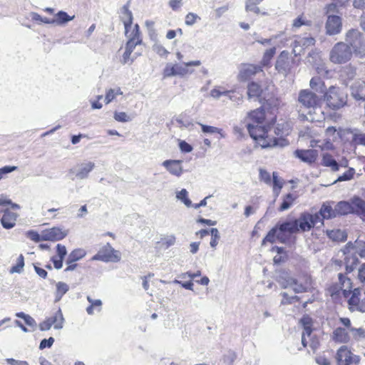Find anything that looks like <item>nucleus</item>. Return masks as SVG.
<instances>
[{"instance_id":"f257e3e1","label":"nucleus","mask_w":365,"mask_h":365,"mask_svg":"<svg viewBox=\"0 0 365 365\" xmlns=\"http://www.w3.org/2000/svg\"><path fill=\"white\" fill-rule=\"evenodd\" d=\"M248 117L252 121L247 124L249 133L262 148H282L289 145V141L286 138H281L278 140L269 138L270 129L266 128L267 126L264 125L265 113L263 108H259L251 111Z\"/></svg>"},{"instance_id":"f03ea898","label":"nucleus","mask_w":365,"mask_h":365,"mask_svg":"<svg viewBox=\"0 0 365 365\" xmlns=\"http://www.w3.org/2000/svg\"><path fill=\"white\" fill-rule=\"evenodd\" d=\"M339 280L341 284V291L344 297H347L348 294H351L348 300L349 309L352 311L365 312V291L361 293L359 289H354L351 293V283L350 279L345 277L343 274H338Z\"/></svg>"},{"instance_id":"7ed1b4c3","label":"nucleus","mask_w":365,"mask_h":365,"mask_svg":"<svg viewBox=\"0 0 365 365\" xmlns=\"http://www.w3.org/2000/svg\"><path fill=\"white\" fill-rule=\"evenodd\" d=\"M279 282L283 288L292 287L295 293L306 292L312 287V279L307 275L302 279H297L284 273L279 277Z\"/></svg>"},{"instance_id":"20e7f679","label":"nucleus","mask_w":365,"mask_h":365,"mask_svg":"<svg viewBox=\"0 0 365 365\" xmlns=\"http://www.w3.org/2000/svg\"><path fill=\"white\" fill-rule=\"evenodd\" d=\"M344 42L356 56H365V38L359 30L354 29L349 30L346 33Z\"/></svg>"},{"instance_id":"39448f33","label":"nucleus","mask_w":365,"mask_h":365,"mask_svg":"<svg viewBox=\"0 0 365 365\" xmlns=\"http://www.w3.org/2000/svg\"><path fill=\"white\" fill-rule=\"evenodd\" d=\"M201 61L199 60L184 62L182 63H167L163 70L164 78L172 76L183 77L188 74H192L194 70L189 69L190 66H199Z\"/></svg>"},{"instance_id":"423d86ee","label":"nucleus","mask_w":365,"mask_h":365,"mask_svg":"<svg viewBox=\"0 0 365 365\" xmlns=\"http://www.w3.org/2000/svg\"><path fill=\"white\" fill-rule=\"evenodd\" d=\"M353 52L347 43L340 41L334 45L329 52V60L334 64H344L349 61Z\"/></svg>"},{"instance_id":"0eeeda50","label":"nucleus","mask_w":365,"mask_h":365,"mask_svg":"<svg viewBox=\"0 0 365 365\" xmlns=\"http://www.w3.org/2000/svg\"><path fill=\"white\" fill-rule=\"evenodd\" d=\"M324 98L327 106L333 110H338L347 103V95L339 88L334 86H331L329 88L325 93Z\"/></svg>"},{"instance_id":"6e6552de","label":"nucleus","mask_w":365,"mask_h":365,"mask_svg":"<svg viewBox=\"0 0 365 365\" xmlns=\"http://www.w3.org/2000/svg\"><path fill=\"white\" fill-rule=\"evenodd\" d=\"M295 220L299 232H309L318 224L322 225V219L319 215L312 214L309 212L301 213L299 217Z\"/></svg>"},{"instance_id":"1a4fd4ad","label":"nucleus","mask_w":365,"mask_h":365,"mask_svg":"<svg viewBox=\"0 0 365 365\" xmlns=\"http://www.w3.org/2000/svg\"><path fill=\"white\" fill-rule=\"evenodd\" d=\"M91 259L103 262H118L121 259V252L115 250L110 243H106L100 248Z\"/></svg>"},{"instance_id":"9d476101","label":"nucleus","mask_w":365,"mask_h":365,"mask_svg":"<svg viewBox=\"0 0 365 365\" xmlns=\"http://www.w3.org/2000/svg\"><path fill=\"white\" fill-rule=\"evenodd\" d=\"M319 98L309 89L301 90L297 98L299 108L308 109L309 113L319 105Z\"/></svg>"},{"instance_id":"9b49d317","label":"nucleus","mask_w":365,"mask_h":365,"mask_svg":"<svg viewBox=\"0 0 365 365\" xmlns=\"http://www.w3.org/2000/svg\"><path fill=\"white\" fill-rule=\"evenodd\" d=\"M277 226L279 230V242L282 243H286L289 240L287 234L292 235L299 232L295 219L279 222Z\"/></svg>"},{"instance_id":"f8f14e48","label":"nucleus","mask_w":365,"mask_h":365,"mask_svg":"<svg viewBox=\"0 0 365 365\" xmlns=\"http://www.w3.org/2000/svg\"><path fill=\"white\" fill-rule=\"evenodd\" d=\"M336 359L338 365H351L359 364L360 357L353 354L346 346H341L337 351Z\"/></svg>"},{"instance_id":"ddd939ff","label":"nucleus","mask_w":365,"mask_h":365,"mask_svg":"<svg viewBox=\"0 0 365 365\" xmlns=\"http://www.w3.org/2000/svg\"><path fill=\"white\" fill-rule=\"evenodd\" d=\"M342 18L339 15H329L325 22V32L329 36H334L342 31Z\"/></svg>"},{"instance_id":"4468645a","label":"nucleus","mask_w":365,"mask_h":365,"mask_svg":"<svg viewBox=\"0 0 365 365\" xmlns=\"http://www.w3.org/2000/svg\"><path fill=\"white\" fill-rule=\"evenodd\" d=\"M292 64L293 59L289 56V53L283 51L277 57L275 68L279 73L287 75L290 71Z\"/></svg>"},{"instance_id":"2eb2a0df","label":"nucleus","mask_w":365,"mask_h":365,"mask_svg":"<svg viewBox=\"0 0 365 365\" xmlns=\"http://www.w3.org/2000/svg\"><path fill=\"white\" fill-rule=\"evenodd\" d=\"M262 66L254 64H242L239 68L237 79L239 81H247L256 73L262 71Z\"/></svg>"},{"instance_id":"dca6fc26","label":"nucleus","mask_w":365,"mask_h":365,"mask_svg":"<svg viewBox=\"0 0 365 365\" xmlns=\"http://www.w3.org/2000/svg\"><path fill=\"white\" fill-rule=\"evenodd\" d=\"M316 41L314 38L311 36L307 37H301L298 36L294 42L293 44V51L295 55H300L301 53L306 48L309 46H312L314 45Z\"/></svg>"},{"instance_id":"f3484780","label":"nucleus","mask_w":365,"mask_h":365,"mask_svg":"<svg viewBox=\"0 0 365 365\" xmlns=\"http://www.w3.org/2000/svg\"><path fill=\"white\" fill-rule=\"evenodd\" d=\"M0 212L4 214L1 218V224L4 229L10 230L13 228L16 223L18 214L9 210L8 208H1Z\"/></svg>"},{"instance_id":"a211bd4d","label":"nucleus","mask_w":365,"mask_h":365,"mask_svg":"<svg viewBox=\"0 0 365 365\" xmlns=\"http://www.w3.org/2000/svg\"><path fill=\"white\" fill-rule=\"evenodd\" d=\"M294 155L296 158L300 159L302 162L309 165L315 163L318 157V151L313 149L300 150L294 151Z\"/></svg>"},{"instance_id":"6ab92c4d","label":"nucleus","mask_w":365,"mask_h":365,"mask_svg":"<svg viewBox=\"0 0 365 365\" xmlns=\"http://www.w3.org/2000/svg\"><path fill=\"white\" fill-rule=\"evenodd\" d=\"M182 160H166L163 162L162 165L173 175L180 177L183 173Z\"/></svg>"},{"instance_id":"aec40b11","label":"nucleus","mask_w":365,"mask_h":365,"mask_svg":"<svg viewBox=\"0 0 365 365\" xmlns=\"http://www.w3.org/2000/svg\"><path fill=\"white\" fill-rule=\"evenodd\" d=\"M66 235L67 232L59 227H53L43 232V239L45 241H58Z\"/></svg>"},{"instance_id":"412c9836","label":"nucleus","mask_w":365,"mask_h":365,"mask_svg":"<svg viewBox=\"0 0 365 365\" xmlns=\"http://www.w3.org/2000/svg\"><path fill=\"white\" fill-rule=\"evenodd\" d=\"M137 45L138 44H136V43L134 42L133 40H128L127 41L125 46V51L123 54L121 59V63L123 64H130L137 58V56L135 54L133 56L131 55Z\"/></svg>"},{"instance_id":"4be33fe9","label":"nucleus","mask_w":365,"mask_h":365,"mask_svg":"<svg viewBox=\"0 0 365 365\" xmlns=\"http://www.w3.org/2000/svg\"><path fill=\"white\" fill-rule=\"evenodd\" d=\"M351 95L357 101H365V81H356L351 86Z\"/></svg>"},{"instance_id":"5701e85b","label":"nucleus","mask_w":365,"mask_h":365,"mask_svg":"<svg viewBox=\"0 0 365 365\" xmlns=\"http://www.w3.org/2000/svg\"><path fill=\"white\" fill-rule=\"evenodd\" d=\"M356 75V68L350 64L343 67L340 71V79L346 86L355 78Z\"/></svg>"},{"instance_id":"b1692460","label":"nucleus","mask_w":365,"mask_h":365,"mask_svg":"<svg viewBox=\"0 0 365 365\" xmlns=\"http://www.w3.org/2000/svg\"><path fill=\"white\" fill-rule=\"evenodd\" d=\"M94 168L95 163L93 162L81 163L74 172L76 177L80 180L86 179Z\"/></svg>"},{"instance_id":"393cba45","label":"nucleus","mask_w":365,"mask_h":365,"mask_svg":"<svg viewBox=\"0 0 365 365\" xmlns=\"http://www.w3.org/2000/svg\"><path fill=\"white\" fill-rule=\"evenodd\" d=\"M263 0H245V11L247 12H253L255 14L263 16H269V14L267 11H262L258 6V5Z\"/></svg>"},{"instance_id":"a878e982","label":"nucleus","mask_w":365,"mask_h":365,"mask_svg":"<svg viewBox=\"0 0 365 365\" xmlns=\"http://www.w3.org/2000/svg\"><path fill=\"white\" fill-rule=\"evenodd\" d=\"M121 20L124 24L125 33L128 34V29H132L133 14L128 5H124L121 9Z\"/></svg>"},{"instance_id":"bb28decb","label":"nucleus","mask_w":365,"mask_h":365,"mask_svg":"<svg viewBox=\"0 0 365 365\" xmlns=\"http://www.w3.org/2000/svg\"><path fill=\"white\" fill-rule=\"evenodd\" d=\"M314 215H319L322 221L324 219H331L336 216L335 208L333 209L329 202L324 203L319 212H316Z\"/></svg>"},{"instance_id":"cd10ccee","label":"nucleus","mask_w":365,"mask_h":365,"mask_svg":"<svg viewBox=\"0 0 365 365\" xmlns=\"http://www.w3.org/2000/svg\"><path fill=\"white\" fill-rule=\"evenodd\" d=\"M266 128L270 129V132L269 133V138L271 139L278 140L281 138H284L283 136L288 134V130H284V124H278L277 126L274 129L270 125H268Z\"/></svg>"},{"instance_id":"c85d7f7f","label":"nucleus","mask_w":365,"mask_h":365,"mask_svg":"<svg viewBox=\"0 0 365 365\" xmlns=\"http://www.w3.org/2000/svg\"><path fill=\"white\" fill-rule=\"evenodd\" d=\"M353 213H356L365 220V201L360 197H354L351 200Z\"/></svg>"},{"instance_id":"c756f323","label":"nucleus","mask_w":365,"mask_h":365,"mask_svg":"<svg viewBox=\"0 0 365 365\" xmlns=\"http://www.w3.org/2000/svg\"><path fill=\"white\" fill-rule=\"evenodd\" d=\"M48 319L51 322V325H53L55 329H61L63 328L64 317L60 308H58L52 317H48Z\"/></svg>"},{"instance_id":"7c9ffc66","label":"nucleus","mask_w":365,"mask_h":365,"mask_svg":"<svg viewBox=\"0 0 365 365\" xmlns=\"http://www.w3.org/2000/svg\"><path fill=\"white\" fill-rule=\"evenodd\" d=\"M333 339L338 342L347 343L350 340V336L346 329L338 327L333 332Z\"/></svg>"},{"instance_id":"2f4dec72","label":"nucleus","mask_w":365,"mask_h":365,"mask_svg":"<svg viewBox=\"0 0 365 365\" xmlns=\"http://www.w3.org/2000/svg\"><path fill=\"white\" fill-rule=\"evenodd\" d=\"M336 215H345L353 213L351 202L341 201L335 206Z\"/></svg>"},{"instance_id":"473e14b6","label":"nucleus","mask_w":365,"mask_h":365,"mask_svg":"<svg viewBox=\"0 0 365 365\" xmlns=\"http://www.w3.org/2000/svg\"><path fill=\"white\" fill-rule=\"evenodd\" d=\"M90 305L86 308V312L88 315H93L94 311L100 312L102 309V301L101 299H93L91 296L86 297Z\"/></svg>"},{"instance_id":"72a5a7b5","label":"nucleus","mask_w":365,"mask_h":365,"mask_svg":"<svg viewBox=\"0 0 365 365\" xmlns=\"http://www.w3.org/2000/svg\"><path fill=\"white\" fill-rule=\"evenodd\" d=\"M75 16H69L66 12L60 11L54 15V23L57 26H63L72 21Z\"/></svg>"},{"instance_id":"f704fd0d","label":"nucleus","mask_w":365,"mask_h":365,"mask_svg":"<svg viewBox=\"0 0 365 365\" xmlns=\"http://www.w3.org/2000/svg\"><path fill=\"white\" fill-rule=\"evenodd\" d=\"M233 93V90H227L222 86H216L210 91V96L215 99H219L222 96H227Z\"/></svg>"},{"instance_id":"c9c22d12","label":"nucleus","mask_w":365,"mask_h":365,"mask_svg":"<svg viewBox=\"0 0 365 365\" xmlns=\"http://www.w3.org/2000/svg\"><path fill=\"white\" fill-rule=\"evenodd\" d=\"M326 233L329 238L333 241L340 242L344 241L346 239V234L345 232L339 229L327 230Z\"/></svg>"},{"instance_id":"e433bc0d","label":"nucleus","mask_w":365,"mask_h":365,"mask_svg":"<svg viewBox=\"0 0 365 365\" xmlns=\"http://www.w3.org/2000/svg\"><path fill=\"white\" fill-rule=\"evenodd\" d=\"M279 230L276 225L273 228H272L266 235V237L262 240V245H265L267 242L274 243L277 241L279 242Z\"/></svg>"},{"instance_id":"4c0bfd02","label":"nucleus","mask_w":365,"mask_h":365,"mask_svg":"<svg viewBox=\"0 0 365 365\" xmlns=\"http://www.w3.org/2000/svg\"><path fill=\"white\" fill-rule=\"evenodd\" d=\"M262 93L261 86L257 83L252 81L248 84L247 96L250 99L259 97Z\"/></svg>"},{"instance_id":"58836bf2","label":"nucleus","mask_w":365,"mask_h":365,"mask_svg":"<svg viewBox=\"0 0 365 365\" xmlns=\"http://www.w3.org/2000/svg\"><path fill=\"white\" fill-rule=\"evenodd\" d=\"M130 29H128V34L125 33V36L128 38V40H133L138 45L141 44L142 38L140 35L139 26L135 24L131 31H130Z\"/></svg>"},{"instance_id":"ea45409f","label":"nucleus","mask_w":365,"mask_h":365,"mask_svg":"<svg viewBox=\"0 0 365 365\" xmlns=\"http://www.w3.org/2000/svg\"><path fill=\"white\" fill-rule=\"evenodd\" d=\"M55 301L58 302L63 296L69 290V286L63 282H58L56 284Z\"/></svg>"},{"instance_id":"a19ab883","label":"nucleus","mask_w":365,"mask_h":365,"mask_svg":"<svg viewBox=\"0 0 365 365\" xmlns=\"http://www.w3.org/2000/svg\"><path fill=\"white\" fill-rule=\"evenodd\" d=\"M310 87L317 92L324 93L326 86L319 77H313L309 82Z\"/></svg>"},{"instance_id":"79ce46f5","label":"nucleus","mask_w":365,"mask_h":365,"mask_svg":"<svg viewBox=\"0 0 365 365\" xmlns=\"http://www.w3.org/2000/svg\"><path fill=\"white\" fill-rule=\"evenodd\" d=\"M322 165L326 167H329L333 171L339 170V164L336 160L329 153L324 154L322 158Z\"/></svg>"},{"instance_id":"37998d69","label":"nucleus","mask_w":365,"mask_h":365,"mask_svg":"<svg viewBox=\"0 0 365 365\" xmlns=\"http://www.w3.org/2000/svg\"><path fill=\"white\" fill-rule=\"evenodd\" d=\"M86 255L85 250L82 249H76L73 250L68 255V259L66 260L67 264H71L81 259H82Z\"/></svg>"},{"instance_id":"c03bdc74","label":"nucleus","mask_w":365,"mask_h":365,"mask_svg":"<svg viewBox=\"0 0 365 365\" xmlns=\"http://www.w3.org/2000/svg\"><path fill=\"white\" fill-rule=\"evenodd\" d=\"M276 53V48L272 47L265 51L261 61V66H269L272 58Z\"/></svg>"},{"instance_id":"a18cd8bd","label":"nucleus","mask_w":365,"mask_h":365,"mask_svg":"<svg viewBox=\"0 0 365 365\" xmlns=\"http://www.w3.org/2000/svg\"><path fill=\"white\" fill-rule=\"evenodd\" d=\"M176 198L181 201L186 207H190L192 206V202L188 197V192L186 189L183 188L176 192Z\"/></svg>"},{"instance_id":"49530a36","label":"nucleus","mask_w":365,"mask_h":365,"mask_svg":"<svg viewBox=\"0 0 365 365\" xmlns=\"http://www.w3.org/2000/svg\"><path fill=\"white\" fill-rule=\"evenodd\" d=\"M153 51L161 57H167L169 51L159 41H155L152 46Z\"/></svg>"},{"instance_id":"de8ad7c7","label":"nucleus","mask_w":365,"mask_h":365,"mask_svg":"<svg viewBox=\"0 0 365 365\" xmlns=\"http://www.w3.org/2000/svg\"><path fill=\"white\" fill-rule=\"evenodd\" d=\"M295 200V197L293 196L292 194L289 193L287 194L283 199V202H282L279 210L282 212L284 210H287L291 207L294 201Z\"/></svg>"},{"instance_id":"09e8293b","label":"nucleus","mask_w":365,"mask_h":365,"mask_svg":"<svg viewBox=\"0 0 365 365\" xmlns=\"http://www.w3.org/2000/svg\"><path fill=\"white\" fill-rule=\"evenodd\" d=\"M352 142L355 145L365 146V133H361L358 130H354L352 132Z\"/></svg>"},{"instance_id":"8fccbe9b","label":"nucleus","mask_w":365,"mask_h":365,"mask_svg":"<svg viewBox=\"0 0 365 365\" xmlns=\"http://www.w3.org/2000/svg\"><path fill=\"white\" fill-rule=\"evenodd\" d=\"M123 92L120 88H110L106 94L105 102L106 104L110 103L117 96L122 95Z\"/></svg>"},{"instance_id":"3c124183","label":"nucleus","mask_w":365,"mask_h":365,"mask_svg":"<svg viewBox=\"0 0 365 365\" xmlns=\"http://www.w3.org/2000/svg\"><path fill=\"white\" fill-rule=\"evenodd\" d=\"M198 124L201 126L202 131L204 133H219L222 138L225 137L222 130L219 128L203 125L200 123H198Z\"/></svg>"},{"instance_id":"603ef678","label":"nucleus","mask_w":365,"mask_h":365,"mask_svg":"<svg viewBox=\"0 0 365 365\" xmlns=\"http://www.w3.org/2000/svg\"><path fill=\"white\" fill-rule=\"evenodd\" d=\"M273 177V192L277 196L283 186V182L281 179L278 178L277 173L274 172Z\"/></svg>"},{"instance_id":"864d4df0","label":"nucleus","mask_w":365,"mask_h":365,"mask_svg":"<svg viewBox=\"0 0 365 365\" xmlns=\"http://www.w3.org/2000/svg\"><path fill=\"white\" fill-rule=\"evenodd\" d=\"M340 7L335 1L327 4L324 8V15L329 16V15H335L334 13H338V8Z\"/></svg>"},{"instance_id":"5fc2aeb1","label":"nucleus","mask_w":365,"mask_h":365,"mask_svg":"<svg viewBox=\"0 0 365 365\" xmlns=\"http://www.w3.org/2000/svg\"><path fill=\"white\" fill-rule=\"evenodd\" d=\"M24 266V258L22 255H20L17 259V263L13 266L10 270L11 273H21Z\"/></svg>"},{"instance_id":"6e6d98bb","label":"nucleus","mask_w":365,"mask_h":365,"mask_svg":"<svg viewBox=\"0 0 365 365\" xmlns=\"http://www.w3.org/2000/svg\"><path fill=\"white\" fill-rule=\"evenodd\" d=\"M26 237L35 242H38L43 240V232L39 235L36 231L29 230L26 234Z\"/></svg>"},{"instance_id":"4d7b16f0","label":"nucleus","mask_w":365,"mask_h":365,"mask_svg":"<svg viewBox=\"0 0 365 365\" xmlns=\"http://www.w3.org/2000/svg\"><path fill=\"white\" fill-rule=\"evenodd\" d=\"M114 119L121 123H126L131 120V118L125 112H115Z\"/></svg>"},{"instance_id":"13d9d810","label":"nucleus","mask_w":365,"mask_h":365,"mask_svg":"<svg viewBox=\"0 0 365 365\" xmlns=\"http://www.w3.org/2000/svg\"><path fill=\"white\" fill-rule=\"evenodd\" d=\"M197 19L200 20V18L196 14L190 12L185 16V23L187 26H192Z\"/></svg>"},{"instance_id":"bf43d9fd","label":"nucleus","mask_w":365,"mask_h":365,"mask_svg":"<svg viewBox=\"0 0 365 365\" xmlns=\"http://www.w3.org/2000/svg\"><path fill=\"white\" fill-rule=\"evenodd\" d=\"M354 249L356 252L361 257H365V242L362 241H356Z\"/></svg>"},{"instance_id":"052dcab7","label":"nucleus","mask_w":365,"mask_h":365,"mask_svg":"<svg viewBox=\"0 0 365 365\" xmlns=\"http://www.w3.org/2000/svg\"><path fill=\"white\" fill-rule=\"evenodd\" d=\"M312 332V329L309 327H306V328L303 330L302 334V344L304 347L307 346L308 342L307 338L311 337Z\"/></svg>"},{"instance_id":"680f3d73","label":"nucleus","mask_w":365,"mask_h":365,"mask_svg":"<svg viewBox=\"0 0 365 365\" xmlns=\"http://www.w3.org/2000/svg\"><path fill=\"white\" fill-rule=\"evenodd\" d=\"M355 173V170L353 168H349L343 175H340L337 181H346L351 180Z\"/></svg>"},{"instance_id":"e2e57ef3","label":"nucleus","mask_w":365,"mask_h":365,"mask_svg":"<svg viewBox=\"0 0 365 365\" xmlns=\"http://www.w3.org/2000/svg\"><path fill=\"white\" fill-rule=\"evenodd\" d=\"M282 304H292L295 301L298 300L297 296H289V294L287 292L282 293Z\"/></svg>"},{"instance_id":"0e129e2a","label":"nucleus","mask_w":365,"mask_h":365,"mask_svg":"<svg viewBox=\"0 0 365 365\" xmlns=\"http://www.w3.org/2000/svg\"><path fill=\"white\" fill-rule=\"evenodd\" d=\"M303 25H309V22L305 20L302 16H298L293 21L292 26L294 28L298 29Z\"/></svg>"},{"instance_id":"69168bd1","label":"nucleus","mask_w":365,"mask_h":365,"mask_svg":"<svg viewBox=\"0 0 365 365\" xmlns=\"http://www.w3.org/2000/svg\"><path fill=\"white\" fill-rule=\"evenodd\" d=\"M259 179L260 180L264 182L266 184L271 183L270 174L264 169H259Z\"/></svg>"},{"instance_id":"338daca9","label":"nucleus","mask_w":365,"mask_h":365,"mask_svg":"<svg viewBox=\"0 0 365 365\" xmlns=\"http://www.w3.org/2000/svg\"><path fill=\"white\" fill-rule=\"evenodd\" d=\"M350 332H351L353 336L356 339L365 337V330L362 328H350Z\"/></svg>"},{"instance_id":"774afa93","label":"nucleus","mask_w":365,"mask_h":365,"mask_svg":"<svg viewBox=\"0 0 365 365\" xmlns=\"http://www.w3.org/2000/svg\"><path fill=\"white\" fill-rule=\"evenodd\" d=\"M175 241H176V238H175V235H168V236L165 237L163 239V244L167 248H168L169 247L174 245L175 243Z\"/></svg>"}]
</instances>
